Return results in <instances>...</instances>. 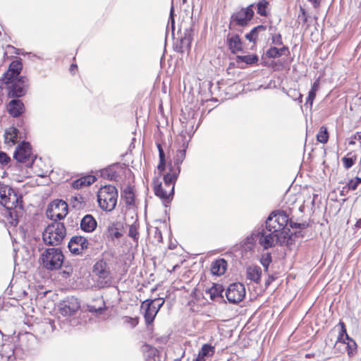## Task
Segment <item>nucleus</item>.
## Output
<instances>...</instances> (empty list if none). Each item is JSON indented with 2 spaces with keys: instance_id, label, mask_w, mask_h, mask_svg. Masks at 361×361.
Listing matches in <instances>:
<instances>
[{
  "instance_id": "obj_1",
  "label": "nucleus",
  "mask_w": 361,
  "mask_h": 361,
  "mask_svg": "<svg viewBox=\"0 0 361 361\" xmlns=\"http://www.w3.org/2000/svg\"><path fill=\"white\" fill-rule=\"evenodd\" d=\"M271 217L267 218L265 225H262L257 229V241L264 250L274 247L276 244L280 246L290 247L293 245V236L290 230H284L279 233L274 226L270 224Z\"/></svg>"
},
{
  "instance_id": "obj_2",
  "label": "nucleus",
  "mask_w": 361,
  "mask_h": 361,
  "mask_svg": "<svg viewBox=\"0 0 361 361\" xmlns=\"http://www.w3.org/2000/svg\"><path fill=\"white\" fill-rule=\"evenodd\" d=\"M59 312L62 317L61 319L59 317L58 323L61 329L66 330L67 327L75 326L78 325V320L72 317L78 311L80 307V302L78 298L72 296L67 297L59 304Z\"/></svg>"
},
{
  "instance_id": "obj_3",
  "label": "nucleus",
  "mask_w": 361,
  "mask_h": 361,
  "mask_svg": "<svg viewBox=\"0 0 361 361\" xmlns=\"http://www.w3.org/2000/svg\"><path fill=\"white\" fill-rule=\"evenodd\" d=\"M66 235V228L63 224L59 221H53L44 230L42 240L44 244L51 246L60 245Z\"/></svg>"
},
{
  "instance_id": "obj_4",
  "label": "nucleus",
  "mask_w": 361,
  "mask_h": 361,
  "mask_svg": "<svg viewBox=\"0 0 361 361\" xmlns=\"http://www.w3.org/2000/svg\"><path fill=\"white\" fill-rule=\"evenodd\" d=\"M0 204L8 210L23 209L22 196L11 186L0 182Z\"/></svg>"
},
{
  "instance_id": "obj_5",
  "label": "nucleus",
  "mask_w": 361,
  "mask_h": 361,
  "mask_svg": "<svg viewBox=\"0 0 361 361\" xmlns=\"http://www.w3.org/2000/svg\"><path fill=\"white\" fill-rule=\"evenodd\" d=\"M118 190L111 185H106L98 191L97 202L99 207L106 212L112 211L116 206Z\"/></svg>"
},
{
  "instance_id": "obj_6",
  "label": "nucleus",
  "mask_w": 361,
  "mask_h": 361,
  "mask_svg": "<svg viewBox=\"0 0 361 361\" xmlns=\"http://www.w3.org/2000/svg\"><path fill=\"white\" fill-rule=\"evenodd\" d=\"M43 267L47 270L59 269L63 263L64 255L59 247L46 248L40 256Z\"/></svg>"
},
{
  "instance_id": "obj_7",
  "label": "nucleus",
  "mask_w": 361,
  "mask_h": 361,
  "mask_svg": "<svg viewBox=\"0 0 361 361\" xmlns=\"http://www.w3.org/2000/svg\"><path fill=\"white\" fill-rule=\"evenodd\" d=\"M4 83L7 85L8 97L13 99L24 97L29 87V80L26 76L17 77Z\"/></svg>"
},
{
  "instance_id": "obj_8",
  "label": "nucleus",
  "mask_w": 361,
  "mask_h": 361,
  "mask_svg": "<svg viewBox=\"0 0 361 361\" xmlns=\"http://www.w3.org/2000/svg\"><path fill=\"white\" fill-rule=\"evenodd\" d=\"M254 6L255 4H251L245 8H241L239 11L234 12L231 16L229 27L231 28L232 25L240 27L247 25L255 15Z\"/></svg>"
},
{
  "instance_id": "obj_9",
  "label": "nucleus",
  "mask_w": 361,
  "mask_h": 361,
  "mask_svg": "<svg viewBox=\"0 0 361 361\" xmlns=\"http://www.w3.org/2000/svg\"><path fill=\"white\" fill-rule=\"evenodd\" d=\"M68 214V204L62 200H54L47 209V216L53 221L61 220Z\"/></svg>"
},
{
  "instance_id": "obj_10",
  "label": "nucleus",
  "mask_w": 361,
  "mask_h": 361,
  "mask_svg": "<svg viewBox=\"0 0 361 361\" xmlns=\"http://www.w3.org/2000/svg\"><path fill=\"white\" fill-rule=\"evenodd\" d=\"M225 294L229 302L233 304L238 303L245 296V286L240 282L233 283L228 286Z\"/></svg>"
},
{
  "instance_id": "obj_11",
  "label": "nucleus",
  "mask_w": 361,
  "mask_h": 361,
  "mask_svg": "<svg viewBox=\"0 0 361 361\" xmlns=\"http://www.w3.org/2000/svg\"><path fill=\"white\" fill-rule=\"evenodd\" d=\"M271 217L270 224L274 226L279 233L284 230H290L287 226L289 222L288 215L283 210L273 211L267 218Z\"/></svg>"
},
{
  "instance_id": "obj_12",
  "label": "nucleus",
  "mask_w": 361,
  "mask_h": 361,
  "mask_svg": "<svg viewBox=\"0 0 361 361\" xmlns=\"http://www.w3.org/2000/svg\"><path fill=\"white\" fill-rule=\"evenodd\" d=\"M93 274L98 276L99 283L102 287L109 286L111 284L110 271L108 265L103 260L97 262L93 267Z\"/></svg>"
},
{
  "instance_id": "obj_13",
  "label": "nucleus",
  "mask_w": 361,
  "mask_h": 361,
  "mask_svg": "<svg viewBox=\"0 0 361 361\" xmlns=\"http://www.w3.org/2000/svg\"><path fill=\"white\" fill-rule=\"evenodd\" d=\"M89 245L87 239L81 235L73 236L68 243V248L69 251L75 255H82L84 250H87Z\"/></svg>"
},
{
  "instance_id": "obj_14",
  "label": "nucleus",
  "mask_w": 361,
  "mask_h": 361,
  "mask_svg": "<svg viewBox=\"0 0 361 361\" xmlns=\"http://www.w3.org/2000/svg\"><path fill=\"white\" fill-rule=\"evenodd\" d=\"M32 155V146L27 141L20 142L13 153V158L20 163H25Z\"/></svg>"
},
{
  "instance_id": "obj_15",
  "label": "nucleus",
  "mask_w": 361,
  "mask_h": 361,
  "mask_svg": "<svg viewBox=\"0 0 361 361\" xmlns=\"http://www.w3.org/2000/svg\"><path fill=\"white\" fill-rule=\"evenodd\" d=\"M23 69V64L20 60H15L13 61L9 66L7 71H6L2 77L1 80L3 82H9L11 80L17 78V77H20V73Z\"/></svg>"
},
{
  "instance_id": "obj_16",
  "label": "nucleus",
  "mask_w": 361,
  "mask_h": 361,
  "mask_svg": "<svg viewBox=\"0 0 361 361\" xmlns=\"http://www.w3.org/2000/svg\"><path fill=\"white\" fill-rule=\"evenodd\" d=\"M141 308L143 310L145 323L147 324H151L159 312L154 307V305H152V300L150 299L145 300L142 303Z\"/></svg>"
},
{
  "instance_id": "obj_17",
  "label": "nucleus",
  "mask_w": 361,
  "mask_h": 361,
  "mask_svg": "<svg viewBox=\"0 0 361 361\" xmlns=\"http://www.w3.org/2000/svg\"><path fill=\"white\" fill-rule=\"evenodd\" d=\"M192 28L185 29L183 36L180 39L179 44H176L175 51L178 53H184L190 49L191 42L192 40Z\"/></svg>"
},
{
  "instance_id": "obj_18",
  "label": "nucleus",
  "mask_w": 361,
  "mask_h": 361,
  "mask_svg": "<svg viewBox=\"0 0 361 361\" xmlns=\"http://www.w3.org/2000/svg\"><path fill=\"white\" fill-rule=\"evenodd\" d=\"M23 102L18 99H12L7 104V111L13 118H18L25 112Z\"/></svg>"
},
{
  "instance_id": "obj_19",
  "label": "nucleus",
  "mask_w": 361,
  "mask_h": 361,
  "mask_svg": "<svg viewBox=\"0 0 361 361\" xmlns=\"http://www.w3.org/2000/svg\"><path fill=\"white\" fill-rule=\"evenodd\" d=\"M180 169H173V167L169 168V171L164 176V183L165 187L170 188L171 194H174V186L179 174Z\"/></svg>"
},
{
  "instance_id": "obj_20",
  "label": "nucleus",
  "mask_w": 361,
  "mask_h": 361,
  "mask_svg": "<svg viewBox=\"0 0 361 361\" xmlns=\"http://www.w3.org/2000/svg\"><path fill=\"white\" fill-rule=\"evenodd\" d=\"M20 138L21 136L20 135L19 130L17 128L10 126L5 130L4 142L6 145L13 146L18 142V139Z\"/></svg>"
},
{
  "instance_id": "obj_21",
  "label": "nucleus",
  "mask_w": 361,
  "mask_h": 361,
  "mask_svg": "<svg viewBox=\"0 0 361 361\" xmlns=\"http://www.w3.org/2000/svg\"><path fill=\"white\" fill-rule=\"evenodd\" d=\"M226 44L232 54L243 51V42L238 34L228 35L226 38Z\"/></svg>"
},
{
  "instance_id": "obj_22",
  "label": "nucleus",
  "mask_w": 361,
  "mask_h": 361,
  "mask_svg": "<svg viewBox=\"0 0 361 361\" xmlns=\"http://www.w3.org/2000/svg\"><path fill=\"white\" fill-rule=\"evenodd\" d=\"M265 54L269 59H276L282 56H288L290 54V50L289 47L286 45H283L280 48L271 46L267 50Z\"/></svg>"
},
{
  "instance_id": "obj_23",
  "label": "nucleus",
  "mask_w": 361,
  "mask_h": 361,
  "mask_svg": "<svg viewBox=\"0 0 361 361\" xmlns=\"http://www.w3.org/2000/svg\"><path fill=\"white\" fill-rule=\"evenodd\" d=\"M97 226V222L91 214L85 215L80 221V228L86 233L93 232Z\"/></svg>"
},
{
  "instance_id": "obj_24",
  "label": "nucleus",
  "mask_w": 361,
  "mask_h": 361,
  "mask_svg": "<svg viewBox=\"0 0 361 361\" xmlns=\"http://www.w3.org/2000/svg\"><path fill=\"white\" fill-rule=\"evenodd\" d=\"M106 310V307L102 297H98L94 300L93 303L87 305V310L95 315L102 314Z\"/></svg>"
},
{
  "instance_id": "obj_25",
  "label": "nucleus",
  "mask_w": 361,
  "mask_h": 361,
  "mask_svg": "<svg viewBox=\"0 0 361 361\" xmlns=\"http://www.w3.org/2000/svg\"><path fill=\"white\" fill-rule=\"evenodd\" d=\"M228 263L224 258H220L212 262L211 264V272L215 276H221L226 271Z\"/></svg>"
},
{
  "instance_id": "obj_26",
  "label": "nucleus",
  "mask_w": 361,
  "mask_h": 361,
  "mask_svg": "<svg viewBox=\"0 0 361 361\" xmlns=\"http://www.w3.org/2000/svg\"><path fill=\"white\" fill-rule=\"evenodd\" d=\"M188 146V142L183 141L182 148L176 151V154L173 158V169L181 170L180 165L182 164L183 161L185 158ZM171 167H172V166Z\"/></svg>"
},
{
  "instance_id": "obj_27",
  "label": "nucleus",
  "mask_w": 361,
  "mask_h": 361,
  "mask_svg": "<svg viewBox=\"0 0 361 361\" xmlns=\"http://www.w3.org/2000/svg\"><path fill=\"white\" fill-rule=\"evenodd\" d=\"M247 279L255 283H259L262 276V269L257 265L249 266L246 269Z\"/></svg>"
},
{
  "instance_id": "obj_28",
  "label": "nucleus",
  "mask_w": 361,
  "mask_h": 361,
  "mask_svg": "<svg viewBox=\"0 0 361 361\" xmlns=\"http://www.w3.org/2000/svg\"><path fill=\"white\" fill-rule=\"evenodd\" d=\"M267 30V26L264 25H259L254 27L249 32L246 33L245 37L250 42L254 45L257 44L258 37L260 33L264 32Z\"/></svg>"
},
{
  "instance_id": "obj_29",
  "label": "nucleus",
  "mask_w": 361,
  "mask_h": 361,
  "mask_svg": "<svg viewBox=\"0 0 361 361\" xmlns=\"http://www.w3.org/2000/svg\"><path fill=\"white\" fill-rule=\"evenodd\" d=\"M154 194L164 201L165 206L171 202L173 194H171V190L168 192L166 189H164L161 183L154 185Z\"/></svg>"
},
{
  "instance_id": "obj_30",
  "label": "nucleus",
  "mask_w": 361,
  "mask_h": 361,
  "mask_svg": "<svg viewBox=\"0 0 361 361\" xmlns=\"http://www.w3.org/2000/svg\"><path fill=\"white\" fill-rule=\"evenodd\" d=\"M123 228L120 222H114L110 224L107 228L108 235L112 240L119 239L122 235L121 229Z\"/></svg>"
},
{
  "instance_id": "obj_31",
  "label": "nucleus",
  "mask_w": 361,
  "mask_h": 361,
  "mask_svg": "<svg viewBox=\"0 0 361 361\" xmlns=\"http://www.w3.org/2000/svg\"><path fill=\"white\" fill-rule=\"evenodd\" d=\"M214 352V347L209 344H204L198 352L195 361H205L206 357L212 355Z\"/></svg>"
},
{
  "instance_id": "obj_32",
  "label": "nucleus",
  "mask_w": 361,
  "mask_h": 361,
  "mask_svg": "<svg viewBox=\"0 0 361 361\" xmlns=\"http://www.w3.org/2000/svg\"><path fill=\"white\" fill-rule=\"evenodd\" d=\"M257 240V229L246 237L243 242V247L245 251H251L254 249L255 242Z\"/></svg>"
},
{
  "instance_id": "obj_33",
  "label": "nucleus",
  "mask_w": 361,
  "mask_h": 361,
  "mask_svg": "<svg viewBox=\"0 0 361 361\" xmlns=\"http://www.w3.org/2000/svg\"><path fill=\"white\" fill-rule=\"evenodd\" d=\"M100 175L105 179L114 181L117 180L118 177V173L113 166H108L101 170Z\"/></svg>"
},
{
  "instance_id": "obj_34",
  "label": "nucleus",
  "mask_w": 361,
  "mask_h": 361,
  "mask_svg": "<svg viewBox=\"0 0 361 361\" xmlns=\"http://www.w3.org/2000/svg\"><path fill=\"white\" fill-rule=\"evenodd\" d=\"M224 288L221 284L214 283L209 289V293L212 300H214L216 298H223Z\"/></svg>"
},
{
  "instance_id": "obj_35",
  "label": "nucleus",
  "mask_w": 361,
  "mask_h": 361,
  "mask_svg": "<svg viewBox=\"0 0 361 361\" xmlns=\"http://www.w3.org/2000/svg\"><path fill=\"white\" fill-rule=\"evenodd\" d=\"M259 60L258 56L257 54H248L240 56L238 55L236 56V62L238 63H245L247 65H252L256 63Z\"/></svg>"
},
{
  "instance_id": "obj_36",
  "label": "nucleus",
  "mask_w": 361,
  "mask_h": 361,
  "mask_svg": "<svg viewBox=\"0 0 361 361\" xmlns=\"http://www.w3.org/2000/svg\"><path fill=\"white\" fill-rule=\"evenodd\" d=\"M123 196L127 205L132 206L135 204L133 188L130 185H128L125 188L123 191Z\"/></svg>"
},
{
  "instance_id": "obj_37",
  "label": "nucleus",
  "mask_w": 361,
  "mask_h": 361,
  "mask_svg": "<svg viewBox=\"0 0 361 361\" xmlns=\"http://www.w3.org/2000/svg\"><path fill=\"white\" fill-rule=\"evenodd\" d=\"M269 1L267 0H259L257 6V13L262 17L268 16L267 8L269 6Z\"/></svg>"
},
{
  "instance_id": "obj_38",
  "label": "nucleus",
  "mask_w": 361,
  "mask_h": 361,
  "mask_svg": "<svg viewBox=\"0 0 361 361\" xmlns=\"http://www.w3.org/2000/svg\"><path fill=\"white\" fill-rule=\"evenodd\" d=\"M338 326H340V331L337 337V342L346 343L345 340L350 339V337L347 334L345 325L343 322L340 321L338 323Z\"/></svg>"
},
{
  "instance_id": "obj_39",
  "label": "nucleus",
  "mask_w": 361,
  "mask_h": 361,
  "mask_svg": "<svg viewBox=\"0 0 361 361\" xmlns=\"http://www.w3.org/2000/svg\"><path fill=\"white\" fill-rule=\"evenodd\" d=\"M275 30V27L273 26L269 27L270 37L271 40V44L274 45L283 46V42L282 39V35L280 33H275L272 31Z\"/></svg>"
},
{
  "instance_id": "obj_40",
  "label": "nucleus",
  "mask_w": 361,
  "mask_h": 361,
  "mask_svg": "<svg viewBox=\"0 0 361 361\" xmlns=\"http://www.w3.org/2000/svg\"><path fill=\"white\" fill-rule=\"evenodd\" d=\"M317 140L318 142L322 144H325L329 140V133L327 128L324 126L320 127L319 130L317 135Z\"/></svg>"
},
{
  "instance_id": "obj_41",
  "label": "nucleus",
  "mask_w": 361,
  "mask_h": 361,
  "mask_svg": "<svg viewBox=\"0 0 361 361\" xmlns=\"http://www.w3.org/2000/svg\"><path fill=\"white\" fill-rule=\"evenodd\" d=\"M259 261L262 267L264 268V271H268L269 266L270 263L272 262L271 254L270 252H266L262 254L261 255Z\"/></svg>"
},
{
  "instance_id": "obj_42",
  "label": "nucleus",
  "mask_w": 361,
  "mask_h": 361,
  "mask_svg": "<svg viewBox=\"0 0 361 361\" xmlns=\"http://www.w3.org/2000/svg\"><path fill=\"white\" fill-rule=\"evenodd\" d=\"M348 341V343H346V349H347V353L349 357H352L355 355L357 350V343L356 342L351 338L350 339H347Z\"/></svg>"
},
{
  "instance_id": "obj_43",
  "label": "nucleus",
  "mask_w": 361,
  "mask_h": 361,
  "mask_svg": "<svg viewBox=\"0 0 361 361\" xmlns=\"http://www.w3.org/2000/svg\"><path fill=\"white\" fill-rule=\"evenodd\" d=\"M286 94L293 100L298 101L299 104L302 102V94L295 89H290L287 91Z\"/></svg>"
},
{
  "instance_id": "obj_44",
  "label": "nucleus",
  "mask_w": 361,
  "mask_h": 361,
  "mask_svg": "<svg viewBox=\"0 0 361 361\" xmlns=\"http://www.w3.org/2000/svg\"><path fill=\"white\" fill-rule=\"evenodd\" d=\"M361 183V178L356 176L354 179H350L346 184V188L350 190H355Z\"/></svg>"
},
{
  "instance_id": "obj_45",
  "label": "nucleus",
  "mask_w": 361,
  "mask_h": 361,
  "mask_svg": "<svg viewBox=\"0 0 361 361\" xmlns=\"http://www.w3.org/2000/svg\"><path fill=\"white\" fill-rule=\"evenodd\" d=\"M355 160H356V157L355 156H353V157H344L342 158V161L343 163V166L345 167V169H349L350 168H351L355 162Z\"/></svg>"
},
{
  "instance_id": "obj_46",
  "label": "nucleus",
  "mask_w": 361,
  "mask_h": 361,
  "mask_svg": "<svg viewBox=\"0 0 361 361\" xmlns=\"http://www.w3.org/2000/svg\"><path fill=\"white\" fill-rule=\"evenodd\" d=\"M138 231L137 227L135 224H132L129 226L128 235L132 238L135 241L138 240Z\"/></svg>"
},
{
  "instance_id": "obj_47",
  "label": "nucleus",
  "mask_w": 361,
  "mask_h": 361,
  "mask_svg": "<svg viewBox=\"0 0 361 361\" xmlns=\"http://www.w3.org/2000/svg\"><path fill=\"white\" fill-rule=\"evenodd\" d=\"M152 300V305H154V307L159 311L160 308L164 304V299L163 298H157L154 299H151Z\"/></svg>"
},
{
  "instance_id": "obj_48",
  "label": "nucleus",
  "mask_w": 361,
  "mask_h": 361,
  "mask_svg": "<svg viewBox=\"0 0 361 361\" xmlns=\"http://www.w3.org/2000/svg\"><path fill=\"white\" fill-rule=\"evenodd\" d=\"M84 180H85V179L82 178V177L74 180L72 183V187L75 189H80L86 186Z\"/></svg>"
},
{
  "instance_id": "obj_49",
  "label": "nucleus",
  "mask_w": 361,
  "mask_h": 361,
  "mask_svg": "<svg viewBox=\"0 0 361 361\" xmlns=\"http://www.w3.org/2000/svg\"><path fill=\"white\" fill-rule=\"evenodd\" d=\"M300 13L298 16V19L301 20L303 23H306L307 22L308 17L306 10L303 7L300 6Z\"/></svg>"
},
{
  "instance_id": "obj_50",
  "label": "nucleus",
  "mask_w": 361,
  "mask_h": 361,
  "mask_svg": "<svg viewBox=\"0 0 361 361\" xmlns=\"http://www.w3.org/2000/svg\"><path fill=\"white\" fill-rule=\"evenodd\" d=\"M11 161V158L8 154L2 151H0V164H7Z\"/></svg>"
},
{
  "instance_id": "obj_51",
  "label": "nucleus",
  "mask_w": 361,
  "mask_h": 361,
  "mask_svg": "<svg viewBox=\"0 0 361 361\" xmlns=\"http://www.w3.org/2000/svg\"><path fill=\"white\" fill-rule=\"evenodd\" d=\"M316 97V94L313 93V92H309L308 96L306 99V104L305 105H309L310 108L311 109L313 104V101Z\"/></svg>"
},
{
  "instance_id": "obj_52",
  "label": "nucleus",
  "mask_w": 361,
  "mask_h": 361,
  "mask_svg": "<svg viewBox=\"0 0 361 361\" xmlns=\"http://www.w3.org/2000/svg\"><path fill=\"white\" fill-rule=\"evenodd\" d=\"M82 178H85V180H84L85 184L86 186H89L92 185L93 183H94L96 178L94 176H87L82 177Z\"/></svg>"
},
{
  "instance_id": "obj_53",
  "label": "nucleus",
  "mask_w": 361,
  "mask_h": 361,
  "mask_svg": "<svg viewBox=\"0 0 361 361\" xmlns=\"http://www.w3.org/2000/svg\"><path fill=\"white\" fill-rule=\"evenodd\" d=\"M169 22L171 23L172 30H173L174 25H175V20H174V8L173 6H171V8L170 10Z\"/></svg>"
},
{
  "instance_id": "obj_54",
  "label": "nucleus",
  "mask_w": 361,
  "mask_h": 361,
  "mask_svg": "<svg viewBox=\"0 0 361 361\" xmlns=\"http://www.w3.org/2000/svg\"><path fill=\"white\" fill-rule=\"evenodd\" d=\"M126 322L129 323L132 326V327L136 326L138 324V321H137V318H132L130 317H126Z\"/></svg>"
},
{
  "instance_id": "obj_55",
  "label": "nucleus",
  "mask_w": 361,
  "mask_h": 361,
  "mask_svg": "<svg viewBox=\"0 0 361 361\" xmlns=\"http://www.w3.org/2000/svg\"><path fill=\"white\" fill-rule=\"evenodd\" d=\"M166 169V160H159V164L157 166V169L160 173H162L165 171Z\"/></svg>"
},
{
  "instance_id": "obj_56",
  "label": "nucleus",
  "mask_w": 361,
  "mask_h": 361,
  "mask_svg": "<svg viewBox=\"0 0 361 361\" xmlns=\"http://www.w3.org/2000/svg\"><path fill=\"white\" fill-rule=\"evenodd\" d=\"M276 279L273 275H269L265 281V287L268 288L269 286Z\"/></svg>"
},
{
  "instance_id": "obj_57",
  "label": "nucleus",
  "mask_w": 361,
  "mask_h": 361,
  "mask_svg": "<svg viewBox=\"0 0 361 361\" xmlns=\"http://www.w3.org/2000/svg\"><path fill=\"white\" fill-rule=\"evenodd\" d=\"M291 235L293 236V245L295 243V238H298V237L302 238V237H303V234L302 233V231H295L294 233L291 232Z\"/></svg>"
},
{
  "instance_id": "obj_58",
  "label": "nucleus",
  "mask_w": 361,
  "mask_h": 361,
  "mask_svg": "<svg viewBox=\"0 0 361 361\" xmlns=\"http://www.w3.org/2000/svg\"><path fill=\"white\" fill-rule=\"evenodd\" d=\"M319 90V82L315 81L311 86V89L309 92H313V93H317Z\"/></svg>"
},
{
  "instance_id": "obj_59",
  "label": "nucleus",
  "mask_w": 361,
  "mask_h": 361,
  "mask_svg": "<svg viewBox=\"0 0 361 361\" xmlns=\"http://www.w3.org/2000/svg\"><path fill=\"white\" fill-rule=\"evenodd\" d=\"M73 207H78V204H78H80L82 203V196H79V197H74L73 198Z\"/></svg>"
},
{
  "instance_id": "obj_60",
  "label": "nucleus",
  "mask_w": 361,
  "mask_h": 361,
  "mask_svg": "<svg viewBox=\"0 0 361 361\" xmlns=\"http://www.w3.org/2000/svg\"><path fill=\"white\" fill-rule=\"evenodd\" d=\"M307 1L312 4L314 8H317L320 6L322 0H307Z\"/></svg>"
},
{
  "instance_id": "obj_61",
  "label": "nucleus",
  "mask_w": 361,
  "mask_h": 361,
  "mask_svg": "<svg viewBox=\"0 0 361 361\" xmlns=\"http://www.w3.org/2000/svg\"><path fill=\"white\" fill-rule=\"evenodd\" d=\"M159 160H166L165 153H164V151L163 149H159Z\"/></svg>"
},
{
  "instance_id": "obj_62",
  "label": "nucleus",
  "mask_w": 361,
  "mask_h": 361,
  "mask_svg": "<svg viewBox=\"0 0 361 361\" xmlns=\"http://www.w3.org/2000/svg\"><path fill=\"white\" fill-rule=\"evenodd\" d=\"M142 348H143V350H150L151 351L150 354L154 353L155 349L149 345H143Z\"/></svg>"
},
{
  "instance_id": "obj_63",
  "label": "nucleus",
  "mask_w": 361,
  "mask_h": 361,
  "mask_svg": "<svg viewBox=\"0 0 361 361\" xmlns=\"http://www.w3.org/2000/svg\"><path fill=\"white\" fill-rule=\"evenodd\" d=\"M348 188H346V185L343 186V188L340 191V195L342 196H345L346 193L349 191Z\"/></svg>"
},
{
  "instance_id": "obj_64",
  "label": "nucleus",
  "mask_w": 361,
  "mask_h": 361,
  "mask_svg": "<svg viewBox=\"0 0 361 361\" xmlns=\"http://www.w3.org/2000/svg\"><path fill=\"white\" fill-rule=\"evenodd\" d=\"M353 139L361 142V133L357 132L354 134Z\"/></svg>"
}]
</instances>
